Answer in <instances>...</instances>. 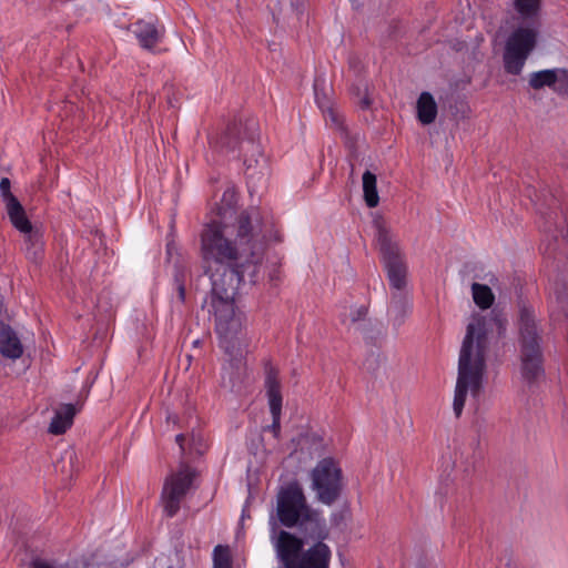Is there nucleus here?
Instances as JSON below:
<instances>
[{
    "label": "nucleus",
    "instance_id": "obj_21",
    "mask_svg": "<svg viewBox=\"0 0 568 568\" xmlns=\"http://www.w3.org/2000/svg\"><path fill=\"white\" fill-rule=\"evenodd\" d=\"M558 73V69L552 70H541L537 72H532L529 75V84L534 89H541L544 87H549L554 90L556 77Z\"/></svg>",
    "mask_w": 568,
    "mask_h": 568
},
{
    "label": "nucleus",
    "instance_id": "obj_10",
    "mask_svg": "<svg viewBox=\"0 0 568 568\" xmlns=\"http://www.w3.org/2000/svg\"><path fill=\"white\" fill-rule=\"evenodd\" d=\"M11 182L8 178L0 180V195L6 205L8 216L13 226L19 231H26L30 226V221L19 200L11 193Z\"/></svg>",
    "mask_w": 568,
    "mask_h": 568
},
{
    "label": "nucleus",
    "instance_id": "obj_32",
    "mask_svg": "<svg viewBox=\"0 0 568 568\" xmlns=\"http://www.w3.org/2000/svg\"><path fill=\"white\" fill-rule=\"evenodd\" d=\"M365 105H369V102L367 100L364 101Z\"/></svg>",
    "mask_w": 568,
    "mask_h": 568
},
{
    "label": "nucleus",
    "instance_id": "obj_31",
    "mask_svg": "<svg viewBox=\"0 0 568 568\" xmlns=\"http://www.w3.org/2000/svg\"><path fill=\"white\" fill-rule=\"evenodd\" d=\"M226 373H227V367H224L223 368V375H222V385L224 387H233L234 386V383L232 381V377L230 376L229 381H226Z\"/></svg>",
    "mask_w": 568,
    "mask_h": 568
},
{
    "label": "nucleus",
    "instance_id": "obj_3",
    "mask_svg": "<svg viewBox=\"0 0 568 568\" xmlns=\"http://www.w3.org/2000/svg\"><path fill=\"white\" fill-rule=\"evenodd\" d=\"M276 513L284 526L297 527L304 534L305 540L327 537L325 519L307 504L297 484H291L278 491Z\"/></svg>",
    "mask_w": 568,
    "mask_h": 568
},
{
    "label": "nucleus",
    "instance_id": "obj_4",
    "mask_svg": "<svg viewBox=\"0 0 568 568\" xmlns=\"http://www.w3.org/2000/svg\"><path fill=\"white\" fill-rule=\"evenodd\" d=\"M541 0H515V9L529 23L517 27L507 38L504 51V68L507 73H521L525 63L538 43L539 28L535 19L540 10Z\"/></svg>",
    "mask_w": 568,
    "mask_h": 568
},
{
    "label": "nucleus",
    "instance_id": "obj_26",
    "mask_svg": "<svg viewBox=\"0 0 568 568\" xmlns=\"http://www.w3.org/2000/svg\"><path fill=\"white\" fill-rule=\"evenodd\" d=\"M554 91L568 95V70L558 69Z\"/></svg>",
    "mask_w": 568,
    "mask_h": 568
},
{
    "label": "nucleus",
    "instance_id": "obj_1",
    "mask_svg": "<svg viewBox=\"0 0 568 568\" xmlns=\"http://www.w3.org/2000/svg\"><path fill=\"white\" fill-rule=\"evenodd\" d=\"M237 194L227 186L216 207V217L209 223L201 237L206 273L211 280L209 307L215 318L220 346L229 356L230 366L236 369L246 353L247 341L243 333L244 315L236 306L242 284L254 283L260 273L261 256L256 242L280 241L273 222L264 220L256 209L236 213Z\"/></svg>",
    "mask_w": 568,
    "mask_h": 568
},
{
    "label": "nucleus",
    "instance_id": "obj_7",
    "mask_svg": "<svg viewBox=\"0 0 568 568\" xmlns=\"http://www.w3.org/2000/svg\"><path fill=\"white\" fill-rule=\"evenodd\" d=\"M377 241L381 246L382 261L386 272L390 292L410 291L408 265L406 258L390 231L383 224L377 229Z\"/></svg>",
    "mask_w": 568,
    "mask_h": 568
},
{
    "label": "nucleus",
    "instance_id": "obj_5",
    "mask_svg": "<svg viewBox=\"0 0 568 568\" xmlns=\"http://www.w3.org/2000/svg\"><path fill=\"white\" fill-rule=\"evenodd\" d=\"M316 542L303 551L304 541L294 535L281 530L275 535L273 530L272 541L277 557L284 568H328L331 561V549L323 539H315Z\"/></svg>",
    "mask_w": 568,
    "mask_h": 568
},
{
    "label": "nucleus",
    "instance_id": "obj_30",
    "mask_svg": "<svg viewBox=\"0 0 568 568\" xmlns=\"http://www.w3.org/2000/svg\"><path fill=\"white\" fill-rule=\"evenodd\" d=\"M175 298L178 300V302L180 303H183L184 302V298H185V290H184V286L183 284L176 280V296Z\"/></svg>",
    "mask_w": 568,
    "mask_h": 568
},
{
    "label": "nucleus",
    "instance_id": "obj_15",
    "mask_svg": "<svg viewBox=\"0 0 568 568\" xmlns=\"http://www.w3.org/2000/svg\"><path fill=\"white\" fill-rule=\"evenodd\" d=\"M321 84H324V80L316 79L314 82L315 101L318 108L322 110L326 123L338 128L341 125V116L336 109L333 108L331 101L326 98Z\"/></svg>",
    "mask_w": 568,
    "mask_h": 568
},
{
    "label": "nucleus",
    "instance_id": "obj_9",
    "mask_svg": "<svg viewBox=\"0 0 568 568\" xmlns=\"http://www.w3.org/2000/svg\"><path fill=\"white\" fill-rule=\"evenodd\" d=\"M193 476L194 473L189 466L181 465L176 473L168 477L162 491V505L166 516L173 517L180 510Z\"/></svg>",
    "mask_w": 568,
    "mask_h": 568
},
{
    "label": "nucleus",
    "instance_id": "obj_20",
    "mask_svg": "<svg viewBox=\"0 0 568 568\" xmlns=\"http://www.w3.org/2000/svg\"><path fill=\"white\" fill-rule=\"evenodd\" d=\"M471 294L475 304L483 310L489 308L495 301L491 288L485 284L474 283L471 285Z\"/></svg>",
    "mask_w": 568,
    "mask_h": 568
},
{
    "label": "nucleus",
    "instance_id": "obj_12",
    "mask_svg": "<svg viewBox=\"0 0 568 568\" xmlns=\"http://www.w3.org/2000/svg\"><path fill=\"white\" fill-rule=\"evenodd\" d=\"M265 388L266 395L268 398L270 412L273 418L272 430L275 436L280 432V419H281V410H282V394H281V385L276 374L273 371H270L265 378Z\"/></svg>",
    "mask_w": 568,
    "mask_h": 568
},
{
    "label": "nucleus",
    "instance_id": "obj_24",
    "mask_svg": "<svg viewBox=\"0 0 568 568\" xmlns=\"http://www.w3.org/2000/svg\"><path fill=\"white\" fill-rule=\"evenodd\" d=\"M175 442L180 446L182 454L187 452V447H190V452L194 450L197 454L202 453L200 437H196L195 435H192L191 439H189L185 435L179 434L175 436Z\"/></svg>",
    "mask_w": 568,
    "mask_h": 568
},
{
    "label": "nucleus",
    "instance_id": "obj_16",
    "mask_svg": "<svg viewBox=\"0 0 568 568\" xmlns=\"http://www.w3.org/2000/svg\"><path fill=\"white\" fill-rule=\"evenodd\" d=\"M437 115V104L433 95L428 92H423L417 101V118L423 124H430L435 121Z\"/></svg>",
    "mask_w": 568,
    "mask_h": 568
},
{
    "label": "nucleus",
    "instance_id": "obj_11",
    "mask_svg": "<svg viewBox=\"0 0 568 568\" xmlns=\"http://www.w3.org/2000/svg\"><path fill=\"white\" fill-rule=\"evenodd\" d=\"M0 354L10 359H18L23 354V345L18 333L4 323L2 298H0Z\"/></svg>",
    "mask_w": 568,
    "mask_h": 568
},
{
    "label": "nucleus",
    "instance_id": "obj_14",
    "mask_svg": "<svg viewBox=\"0 0 568 568\" xmlns=\"http://www.w3.org/2000/svg\"><path fill=\"white\" fill-rule=\"evenodd\" d=\"M77 408L72 404H63L57 410L49 426V432L61 435L71 427Z\"/></svg>",
    "mask_w": 568,
    "mask_h": 568
},
{
    "label": "nucleus",
    "instance_id": "obj_18",
    "mask_svg": "<svg viewBox=\"0 0 568 568\" xmlns=\"http://www.w3.org/2000/svg\"><path fill=\"white\" fill-rule=\"evenodd\" d=\"M164 29L156 20L151 19L144 26V50H152L155 52L156 45L163 38Z\"/></svg>",
    "mask_w": 568,
    "mask_h": 568
},
{
    "label": "nucleus",
    "instance_id": "obj_28",
    "mask_svg": "<svg viewBox=\"0 0 568 568\" xmlns=\"http://www.w3.org/2000/svg\"><path fill=\"white\" fill-rule=\"evenodd\" d=\"M32 568H61V562L53 560V559H45V558H34L31 561Z\"/></svg>",
    "mask_w": 568,
    "mask_h": 568
},
{
    "label": "nucleus",
    "instance_id": "obj_17",
    "mask_svg": "<svg viewBox=\"0 0 568 568\" xmlns=\"http://www.w3.org/2000/svg\"><path fill=\"white\" fill-rule=\"evenodd\" d=\"M364 201L368 207H375L379 203L377 192V179L371 171H365L362 176Z\"/></svg>",
    "mask_w": 568,
    "mask_h": 568
},
{
    "label": "nucleus",
    "instance_id": "obj_19",
    "mask_svg": "<svg viewBox=\"0 0 568 568\" xmlns=\"http://www.w3.org/2000/svg\"><path fill=\"white\" fill-rule=\"evenodd\" d=\"M21 232L24 234L27 257L29 260L37 261L41 256L42 252V242L40 234L32 230L31 224L28 230Z\"/></svg>",
    "mask_w": 568,
    "mask_h": 568
},
{
    "label": "nucleus",
    "instance_id": "obj_8",
    "mask_svg": "<svg viewBox=\"0 0 568 568\" xmlns=\"http://www.w3.org/2000/svg\"><path fill=\"white\" fill-rule=\"evenodd\" d=\"M311 488L316 499L327 506L334 504L343 490V473L332 457L321 459L310 473Z\"/></svg>",
    "mask_w": 568,
    "mask_h": 568
},
{
    "label": "nucleus",
    "instance_id": "obj_29",
    "mask_svg": "<svg viewBox=\"0 0 568 568\" xmlns=\"http://www.w3.org/2000/svg\"><path fill=\"white\" fill-rule=\"evenodd\" d=\"M61 568H85V564L78 559L68 560L65 562H61Z\"/></svg>",
    "mask_w": 568,
    "mask_h": 568
},
{
    "label": "nucleus",
    "instance_id": "obj_13",
    "mask_svg": "<svg viewBox=\"0 0 568 568\" xmlns=\"http://www.w3.org/2000/svg\"><path fill=\"white\" fill-rule=\"evenodd\" d=\"M412 308L413 298L410 291L390 292L388 316L396 325H400L405 321Z\"/></svg>",
    "mask_w": 568,
    "mask_h": 568
},
{
    "label": "nucleus",
    "instance_id": "obj_6",
    "mask_svg": "<svg viewBox=\"0 0 568 568\" xmlns=\"http://www.w3.org/2000/svg\"><path fill=\"white\" fill-rule=\"evenodd\" d=\"M518 329L520 374L525 382L531 384L544 376V368L535 308L525 303L519 307Z\"/></svg>",
    "mask_w": 568,
    "mask_h": 568
},
{
    "label": "nucleus",
    "instance_id": "obj_27",
    "mask_svg": "<svg viewBox=\"0 0 568 568\" xmlns=\"http://www.w3.org/2000/svg\"><path fill=\"white\" fill-rule=\"evenodd\" d=\"M210 143L219 150H233L234 149V139L230 133H225L221 135L215 141L211 140Z\"/></svg>",
    "mask_w": 568,
    "mask_h": 568
},
{
    "label": "nucleus",
    "instance_id": "obj_22",
    "mask_svg": "<svg viewBox=\"0 0 568 568\" xmlns=\"http://www.w3.org/2000/svg\"><path fill=\"white\" fill-rule=\"evenodd\" d=\"M77 459V454L72 448H68L63 452L60 460L55 464V470L64 474L67 476H71L74 469V462Z\"/></svg>",
    "mask_w": 568,
    "mask_h": 568
},
{
    "label": "nucleus",
    "instance_id": "obj_25",
    "mask_svg": "<svg viewBox=\"0 0 568 568\" xmlns=\"http://www.w3.org/2000/svg\"><path fill=\"white\" fill-rule=\"evenodd\" d=\"M367 314V310L364 305L351 307L347 313L343 316V322L348 325H356L362 322Z\"/></svg>",
    "mask_w": 568,
    "mask_h": 568
},
{
    "label": "nucleus",
    "instance_id": "obj_23",
    "mask_svg": "<svg viewBox=\"0 0 568 568\" xmlns=\"http://www.w3.org/2000/svg\"><path fill=\"white\" fill-rule=\"evenodd\" d=\"M213 568H232L231 550L227 546L217 545L214 548Z\"/></svg>",
    "mask_w": 568,
    "mask_h": 568
},
{
    "label": "nucleus",
    "instance_id": "obj_2",
    "mask_svg": "<svg viewBox=\"0 0 568 568\" xmlns=\"http://www.w3.org/2000/svg\"><path fill=\"white\" fill-rule=\"evenodd\" d=\"M497 320L490 315L474 314L462 343L453 409L459 417L467 402L475 404L484 388L491 353L493 328Z\"/></svg>",
    "mask_w": 568,
    "mask_h": 568
}]
</instances>
